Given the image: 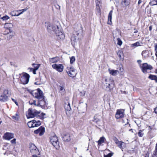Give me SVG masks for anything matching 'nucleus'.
Segmentation results:
<instances>
[{"mask_svg": "<svg viewBox=\"0 0 157 157\" xmlns=\"http://www.w3.org/2000/svg\"><path fill=\"white\" fill-rule=\"evenodd\" d=\"M48 32L51 34H55L58 40H63L64 39L65 35L60 30L58 25L48 22L45 23Z\"/></svg>", "mask_w": 157, "mask_h": 157, "instance_id": "1", "label": "nucleus"}, {"mask_svg": "<svg viewBox=\"0 0 157 157\" xmlns=\"http://www.w3.org/2000/svg\"><path fill=\"white\" fill-rule=\"evenodd\" d=\"M102 83L103 89L108 91L112 90L114 86V81L111 78H103Z\"/></svg>", "mask_w": 157, "mask_h": 157, "instance_id": "2", "label": "nucleus"}, {"mask_svg": "<svg viewBox=\"0 0 157 157\" xmlns=\"http://www.w3.org/2000/svg\"><path fill=\"white\" fill-rule=\"evenodd\" d=\"M26 115L28 118H32L38 116L40 118L43 119L44 118L45 114L44 113L40 114V111L34 109L30 108L26 113Z\"/></svg>", "mask_w": 157, "mask_h": 157, "instance_id": "3", "label": "nucleus"}, {"mask_svg": "<svg viewBox=\"0 0 157 157\" xmlns=\"http://www.w3.org/2000/svg\"><path fill=\"white\" fill-rule=\"evenodd\" d=\"M32 94L35 98L39 100L44 99V96L42 91L39 89L33 90L32 92Z\"/></svg>", "mask_w": 157, "mask_h": 157, "instance_id": "4", "label": "nucleus"}, {"mask_svg": "<svg viewBox=\"0 0 157 157\" xmlns=\"http://www.w3.org/2000/svg\"><path fill=\"white\" fill-rule=\"evenodd\" d=\"M66 71L68 75L71 77H75L77 74L76 70L72 67H67Z\"/></svg>", "mask_w": 157, "mask_h": 157, "instance_id": "5", "label": "nucleus"}, {"mask_svg": "<svg viewBox=\"0 0 157 157\" xmlns=\"http://www.w3.org/2000/svg\"><path fill=\"white\" fill-rule=\"evenodd\" d=\"M29 77L30 76L28 74L26 73H23V75L20 78L21 83L23 84H27L29 82Z\"/></svg>", "mask_w": 157, "mask_h": 157, "instance_id": "6", "label": "nucleus"}, {"mask_svg": "<svg viewBox=\"0 0 157 157\" xmlns=\"http://www.w3.org/2000/svg\"><path fill=\"white\" fill-rule=\"evenodd\" d=\"M50 139L51 143L54 147H56L58 146L59 142L58 141V137L56 135H54L51 136Z\"/></svg>", "mask_w": 157, "mask_h": 157, "instance_id": "7", "label": "nucleus"}, {"mask_svg": "<svg viewBox=\"0 0 157 157\" xmlns=\"http://www.w3.org/2000/svg\"><path fill=\"white\" fill-rule=\"evenodd\" d=\"M140 67L142 72L144 73H147V70H151L153 68L152 67L151 65H148L147 63H144L142 65H140Z\"/></svg>", "mask_w": 157, "mask_h": 157, "instance_id": "8", "label": "nucleus"}, {"mask_svg": "<svg viewBox=\"0 0 157 157\" xmlns=\"http://www.w3.org/2000/svg\"><path fill=\"white\" fill-rule=\"evenodd\" d=\"M52 67L59 72H62L64 69V67L61 64H54L52 65Z\"/></svg>", "mask_w": 157, "mask_h": 157, "instance_id": "9", "label": "nucleus"}, {"mask_svg": "<svg viewBox=\"0 0 157 157\" xmlns=\"http://www.w3.org/2000/svg\"><path fill=\"white\" fill-rule=\"evenodd\" d=\"M124 115V110L123 109H117L115 114V117L117 119H121Z\"/></svg>", "mask_w": 157, "mask_h": 157, "instance_id": "10", "label": "nucleus"}, {"mask_svg": "<svg viewBox=\"0 0 157 157\" xmlns=\"http://www.w3.org/2000/svg\"><path fill=\"white\" fill-rule=\"evenodd\" d=\"M8 94V91L7 90H5L3 94L0 96V101L2 102H4L8 100L7 95Z\"/></svg>", "mask_w": 157, "mask_h": 157, "instance_id": "11", "label": "nucleus"}, {"mask_svg": "<svg viewBox=\"0 0 157 157\" xmlns=\"http://www.w3.org/2000/svg\"><path fill=\"white\" fill-rule=\"evenodd\" d=\"M29 147L30 152L32 154H38V150L34 144L32 143H30L29 144Z\"/></svg>", "mask_w": 157, "mask_h": 157, "instance_id": "12", "label": "nucleus"}, {"mask_svg": "<svg viewBox=\"0 0 157 157\" xmlns=\"http://www.w3.org/2000/svg\"><path fill=\"white\" fill-rule=\"evenodd\" d=\"M47 103L44 99L42 100H39L38 103H37V106H40L43 109H45L46 107V105Z\"/></svg>", "mask_w": 157, "mask_h": 157, "instance_id": "13", "label": "nucleus"}, {"mask_svg": "<svg viewBox=\"0 0 157 157\" xmlns=\"http://www.w3.org/2000/svg\"><path fill=\"white\" fill-rule=\"evenodd\" d=\"M6 29L5 33H4V34L7 35L8 39L10 40L14 36V33L13 31L11 30L10 29Z\"/></svg>", "mask_w": 157, "mask_h": 157, "instance_id": "14", "label": "nucleus"}, {"mask_svg": "<svg viewBox=\"0 0 157 157\" xmlns=\"http://www.w3.org/2000/svg\"><path fill=\"white\" fill-rule=\"evenodd\" d=\"M27 10V8L17 11H13L11 12L10 14L12 16H18L22 14L24 12L26 11Z\"/></svg>", "mask_w": 157, "mask_h": 157, "instance_id": "15", "label": "nucleus"}, {"mask_svg": "<svg viewBox=\"0 0 157 157\" xmlns=\"http://www.w3.org/2000/svg\"><path fill=\"white\" fill-rule=\"evenodd\" d=\"M14 137V134L12 133L6 132L3 136V138L6 140H10Z\"/></svg>", "mask_w": 157, "mask_h": 157, "instance_id": "16", "label": "nucleus"}, {"mask_svg": "<svg viewBox=\"0 0 157 157\" xmlns=\"http://www.w3.org/2000/svg\"><path fill=\"white\" fill-rule=\"evenodd\" d=\"M45 132L44 128L42 126L40 127L38 129L34 131L35 134H39L40 136L42 135Z\"/></svg>", "mask_w": 157, "mask_h": 157, "instance_id": "17", "label": "nucleus"}, {"mask_svg": "<svg viewBox=\"0 0 157 157\" xmlns=\"http://www.w3.org/2000/svg\"><path fill=\"white\" fill-rule=\"evenodd\" d=\"M59 60V58L57 57L49 58V61L50 63H57Z\"/></svg>", "mask_w": 157, "mask_h": 157, "instance_id": "18", "label": "nucleus"}, {"mask_svg": "<svg viewBox=\"0 0 157 157\" xmlns=\"http://www.w3.org/2000/svg\"><path fill=\"white\" fill-rule=\"evenodd\" d=\"M108 71L110 75L113 76L116 75L119 73L118 70L111 69L110 68L108 69Z\"/></svg>", "mask_w": 157, "mask_h": 157, "instance_id": "19", "label": "nucleus"}, {"mask_svg": "<svg viewBox=\"0 0 157 157\" xmlns=\"http://www.w3.org/2000/svg\"><path fill=\"white\" fill-rule=\"evenodd\" d=\"M65 86L64 85H60L58 87L59 92L61 93V94H64L65 92Z\"/></svg>", "mask_w": 157, "mask_h": 157, "instance_id": "20", "label": "nucleus"}, {"mask_svg": "<svg viewBox=\"0 0 157 157\" xmlns=\"http://www.w3.org/2000/svg\"><path fill=\"white\" fill-rule=\"evenodd\" d=\"M113 11L112 10H111L108 15V24L109 25H111L112 23V18L113 14Z\"/></svg>", "mask_w": 157, "mask_h": 157, "instance_id": "21", "label": "nucleus"}, {"mask_svg": "<svg viewBox=\"0 0 157 157\" xmlns=\"http://www.w3.org/2000/svg\"><path fill=\"white\" fill-rule=\"evenodd\" d=\"M117 54L120 59L123 60L124 59V54L122 51L118 50L117 52Z\"/></svg>", "mask_w": 157, "mask_h": 157, "instance_id": "22", "label": "nucleus"}, {"mask_svg": "<svg viewBox=\"0 0 157 157\" xmlns=\"http://www.w3.org/2000/svg\"><path fill=\"white\" fill-rule=\"evenodd\" d=\"M63 140L65 141H69L70 140V135L68 134H65L63 137Z\"/></svg>", "mask_w": 157, "mask_h": 157, "instance_id": "23", "label": "nucleus"}, {"mask_svg": "<svg viewBox=\"0 0 157 157\" xmlns=\"http://www.w3.org/2000/svg\"><path fill=\"white\" fill-rule=\"evenodd\" d=\"M142 56L144 58H147L149 56V52L148 51H144L142 53Z\"/></svg>", "mask_w": 157, "mask_h": 157, "instance_id": "24", "label": "nucleus"}, {"mask_svg": "<svg viewBox=\"0 0 157 157\" xmlns=\"http://www.w3.org/2000/svg\"><path fill=\"white\" fill-rule=\"evenodd\" d=\"M117 145L119 148L122 149L125 147V144L123 142L120 141Z\"/></svg>", "mask_w": 157, "mask_h": 157, "instance_id": "25", "label": "nucleus"}, {"mask_svg": "<svg viewBox=\"0 0 157 157\" xmlns=\"http://www.w3.org/2000/svg\"><path fill=\"white\" fill-rule=\"evenodd\" d=\"M129 0H122L121 4L123 6H126L129 5Z\"/></svg>", "mask_w": 157, "mask_h": 157, "instance_id": "26", "label": "nucleus"}, {"mask_svg": "<svg viewBox=\"0 0 157 157\" xmlns=\"http://www.w3.org/2000/svg\"><path fill=\"white\" fill-rule=\"evenodd\" d=\"M64 108L66 111H69L71 110V108L70 104L68 102L67 103H65L64 105Z\"/></svg>", "mask_w": 157, "mask_h": 157, "instance_id": "27", "label": "nucleus"}, {"mask_svg": "<svg viewBox=\"0 0 157 157\" xmlns=\"http://www.w3.org/2000/svg\"><path fill=\"white\" fill-rule=\"evenodd\" d=\"M148 78L151 80H154L156 82H157V77L156 76L152 75H150L148 77Z\"/></svg>", "mask_w": 157, "mask_h": 157, "instance_id": "28", "label": "nucleus"}, {"mask_svg": "<svg viewBox=\"0 0 157 157\" xmlns=\"http://www.w3.org/2000/svg\"><path fill=\"white\" fill-rule=\"evenodd\" d=\"M13 25L12 23H7L5 24L4 27L5 28L10 29L12 28Z\"/></svg>", "mask_w": 157, "mask_h": 157, "instance_id": "29", "label": "nucleus"}, {"mask_svg": "<svg viewBox=\"0 0 157 157\" xmlns=\"http://www.w3.org/2000/svg\"><path fill=\"white\" fill-rule=\"evenodd\" d=\"M105 140V139L104 137H101L98 141V145H100L101 144L103 143Z\"/></svg>", "mask_w": 157, "mask_h": 157, "instance_id": "30", "label": "nucleus"}, {"mask_svg": "<svg viewBox=\"0 0 157 157\" xmlns=\"http://www.w3.org/2000/svg\"><path fill=\"white\" fill-rule=\"evenodd\" d=\"M33 122L34 123V127H37L41 125V122L39 121H36L35 120H33Z\"/></svg>", "mask_w": 157, "mask_h": 157, "instance_id": "31", "label": "nucleus"}, {"mask_svg": "<svg viewBox=\"0 0 157 157\" xmlns=\"http://www.w3.org/2000/svg\"><path fill=\"white\" fill-rule=\"evenodd\" d=\"M140 46L141 45H140V43L138 42H137L135 43L131 44L130 47L131 48H134L136 47Z\"/></svg>", "mask_w": 157, "mask_h": 157, "instance_id": "32", "label": "nucleus"}, {"mask_svg": "<svg viewBox=\"0 0 157 157\" xmlns=\"http://www.w3.org/2000/svg\"><path fill=\"white\" fill-rule=\"evenodd\" d=\"M28 125L29 127L31 128L32 127H34V123L33 122V120L32 121H31L29 122L28 123Z\"/></svg>", "mask_w": 157, "mask_h": 157, "instance_id": "33", "label": "nucleus"}, {"mask_svg": "<svg viewBox=\"0 0 157 157\" xmlns=\"http://www.w3.org/2000/svg\"><path fill=\"white\" fill-rule=\"evenodd\" d=\"M152 157H157V143L156 144L155 150L152 155Z\"/></svg>", "mask_w": 157, "mask_h": 157, "instance_id": "34", "label": "nucleus"}, {"mask_svg": "<svg viewBox=\"0 0 157 157\" xmlns=\"http://www.w3.org/2000/svg\"><path fill=\"white\" fill-rule=\"evenodd\" d=\"M12 118L16 121H18L19 119V115L17 113H16L15 116L12 117Z\"/></svg>", "mask_w": 157, "mask_h": 157, "instance_id": "35", "label": "nucleus"}, {"mask_svg": "<svg viewBox=\"0 0 157 157\" xmlns=\"http://www.w3.org/2000/svg\"><path fill=\"white\" fill-rule=\"evenodd\" d=\"M71 40L72 44L74 46L76 42V38L75 37L72 36L71 38Z\"/></svg>", "mask_w": 157, "mask_h": 157, "instance_id": "36", "label": "nucleus"}, {"mask_svg": "<svg viewBox=\"0 0 157 157\" xmlns=\"http://www.w3.org/2000/svg\"><path fill=\"white\" fill-rule=\"evenodd\" d=\"M32 65L34 67V69L35 70H37L38 68H39L40 65V64H37L35 63H33L32 64Z\"/></svg>", "mask_w": 157, "mask_h": 157, "instance_id": "37", "label": "nucleus"}, {"mask_svg": "<svg viewBox=\"0 0 157 157\" xmlns=\"http://www.w3.org/2000/svg\"><path fill=\"white\" fill-rule=\"evenodd\" d=\"M149 4L152 6L157 5V0H153L152 1L150 2Z\"/></svg>", "mask_w": 157, "mask_h": 157, "instance_id": "38", "label": "nucleus"}, {"mask_svg": "<svg viewBox=\"0 0 157 157\" xmlns=\"http://www.w3.org/2000/svg\"><path fill=\"white\" fill-rule=\"evenodd\" d=\"M70 63L71 64H72L75 61V57L74 56L71 57L70 58Z\"/></svg>", "mask_w": 157, "mask_h": 157, "instance_id": "39", "label": "nucleus"}, {"mask_svg": "<svg viewBox=\"0 0 157 157\" xmlns=\"http://www.w3.org/2000/svg\"><path fill=\"white\" fill-rule=\"evenodd\" d=\"M144 130H140L139 132H138V135L139 136L142 137L144 135V133L143 132Z\"/></svg>", "mask_w": 157, "mask_h": 157, "instance_id": "40", "label": "nucleus"}, {"mask_svg": "<svg viewBox=\"0 0 157 157\" xmlns=\"http://www.w3.org/2000/svg\"><path fill=\"white\" fill-rule=\"evenodd\" d=\"M117 44L121 46L122 44V42L121 40L119 38H117Z\"/></svg>", "mask_w": 157, "mask_h": 157, "instance_id": "41", "label": "nucleus"}, {"mask_svg": "<svg viewBox=\"0 0 157 157\" xmlns=\"http://www.w3.org/2000/svg\"><path fill=\"white\" fill-rule=\"evenodd\" d=\"M29 102L30 105H35L37 106V104L36 103V101L35 100L30 101Z\"/></svg>", "mask_w": 157, "mask_h": 157, "instance_id": "42", "label": "nucleus"}, {"mask_svg": "<svg viewBox=\"0 0 157 157\" xmlns=\"http://www.w3.org/2000/svg\"><path fill=\"white\" fill-rule=\"evenodd\" d=\"M95 2L96 5H101V0H96Z\"/></svg>", "mask_w": 157, "mask_h": 157, "instance_id": "43", "label": "nucleus"}, {"mask_svg": "<svg viewBox=\"0 0 157 157\" xmlns=\"http://www.w3.org/2000/svg\"><path fill=\"white\" fill-rule=\"evenodd\" d=\"M3 20H6L10 18L7 15L3 16L1 18Z\"/></svg>", "mask_w": 157, "mask_h": 157, "instance_id": "44", "label": "nucleus"}, {"mask_svg": "<svg viewBox=\"0 0 157 157\" xmlns=\"http://www.w3.org/2000/svg\"><path fill=\"white\" fill-rule=\"evenodd\" d=\"M101 5H96V10L99 13H100V6Z\"/></svg>", "mask_w": 157, "mask_h": 157, "instance_id": "45", "label": "nucleus"}, {"mask_svg": "<svg viewBox=\"0 0 157 157\" xmlns=\"http://www.w3.org/2000/svg\"><path fill=\"white\" fill-rule=\"evenodd\" d=\"M119 70L121 72V74H122V73L124 72V70L123 68L121 67H120L119 68Z\"/></svg>", "mask_w": 157, "mask_h": 157, "instance_id": "46", "label": "nucleus"}, {"mask_svg": "<svg viewBox=\"0 0 157 157\" xmlns=\"http://www.w3.org/2000/svg\"><path fill=\"white\" fill-rule=\"evenodd\" d=\"M86 92L85 91H82L80 92V95L82 96H84Z\"/></svg>", "mask_w": 157, "mask_h": 157, "instance_id": "47", "label": "nucleus"}, {"mask_svg": "<svg viewBox=\"0 0 157 157\" xmlns=\"http://www.w3.org/2000/svg\"><path fill=\"white\" fill-rule=\"evenodd\" d=\"M112 155L111 153H109L107 155H104V157H111Z\"/></svg>", "mask_w": 157, "mask_h": 157, "instance_id": "48", "label": "nucleus"}, {"mask_svg": "<svg viewBox=\"0 0 157 157\" xmlns=\"http://www.w3.org/2000/svg\"><path fill=\"white\" fill-rule=\"evenodd\" d=\"M114 141L115 143L117 144L120 141H119L116 138L115 139H114Z\"/></svg>", "mask_w": 157, "mask_h": 157, "instance_id": "49", "label": "nucleus"}, {"mask_svg": "<svg viewBox=\"0 0 157 157\" xmlns=\"http://www.w3.org/2000/svg\"><path fill=\"white\" fill-rule=\"evenodd\" d=\"M16 139H14L11 141V142L13 144H15L16 143Z\"/></svg>", "mask_w": 157, "mask_h": 157, "instance_id": "50", "label": "nucleus"}, {"mask_svg": "<svg viewBox=\"0 0 157 157\" xmlns=\"http://www.w3.org/2000/svg\"><path fill=\"white\" fill-rule=\"evenodd\" d=\"M55 7L57 9H60V6L58 4L55 5Z\"/></svg>", "mask_w": 157, "mask_h": 157, "instance_id": "51", "label": "nucleus"}, {"mask_svg": "<svg viewBox=\"0 0 157 157\" xmlns=\"http://www.w3.org/2000/svg\"><path fill=\"white\" fill-rule=\"evenodd\" d=\"M11 99H12V101H14V102L15 103V104H16L17 105V106H18V103L14 99H13V98H11Z\"/></svg>", "mask_w": 157, "mask_h": 157, "instance_id": "52", "label": "nucleus"}, {"mask_svg": "<svg viewBox=\"0 0 157 157\" xmlns=\"http://www.w3.org/2000/svg\"><path fill=\"white\" fill-rule=\"evenodd\" d=\"M137 63H138L139 64V66H140V65H141V63L142 62L141 60H137Z\"/></svg>", "mask_w": 157, "mask_h": 157, "instance_id": "53", "label": "nucleus"}, {"mask_svg": "<svg viewBox=\"0 0 157 157\" xmlns=\"http://www.w3.org/2000/svg\"><path fill=\"white\" fill-rule=\"evenodd\" d=\"M154 112L156 114H157V107H156L154 109Z\"/></svg>", "mask_w": 157, "mask_h": 157, "instance_id": "54", "label": "nucleus"}, {"mask_svg": "<svg viewBox=\"0 0 157 157\" xmlns=\"http://www.w3.org/2000/svg\"><path fill=\"white\" fill-rule=\"evenodd\" d=\"M155 51L157 52V44H156L155 46Z\"/></svg>", "mask_w": 157, "mask_h": 157, "instance_id": "55", "label": "nucleus"}, {"mask_svg": "<svg viewBox=\"0 0 157 157\" xmlns=\"http://www.w3.org/2000/svg\"><path fill=\"white\" fill-rule=\"evenodd\" d=\"M36 70H35L34 69L33 70V73L34 74H36Z\"/></svg>", "mask_w": 157, "mask_h": 157, "instance_id": "56", "label": "nucleus"}, {"mask_svg": "<svg viewBox=\"0 0 157 157\" xmlns=\"http://www.w3.org/2000/svg\"><path fill=\"white\" fill-rule=\"evenodd\" d=\"M35 85H39L40 84V83H39L38 82H35Z\"/></svg>", "mask_w": 157, "mask_h": 157, "instance_id": "57", "label": "nucleus"}, {"mask_svg": "<svg viewBox=\"0 0 157 157\" xmlns=\"http://www.w3.org/2000/svg\"><path fill=\"white\" fill-rule=\"evenodd\" d=\"M152 29V27L151 25L149 27V30L150 31H151Z\"/></svg>", "mask_w": 157, "mask_h": 157, "instance_id": "58", "label": "nucleus"}, {"mask_svg": "<svg viewBox=\"0 0 157 157\" xmlns=\"http://www.w3.org/2000/svg\"><path fill=\"white\" fill-rule=\"evenodd\" d=\"M142 2V1L141 0H139L138 2V4H140Z\"/></svg>", "mask_w": 157, "mask_h": 157, "instance_id": "59", "label": "nucleus"}, {"mask_svg": "<svg viewBox=\"0 0 157 157\" xmlns=\"http://www.w3.org/2000/svg\"><path fill=\"white\" fill-rule=\"evenodd\" d=\"M31 157H38L36 155V154H34L32 155Z\"/></svg>", "mask_w": 157, "mask_h": 157, "instance_id": "60", "label": "nucleus"}, {"mask_svg": "<svg viewBox=\"0 0 157 157\" xmlns=\"http://www.w3.org/2000/svg\"><path fill=\"white\" fill-rule=\"evenodd\" d=\"M29 69L31 71H33V70L34 69V68H29Z\"/></svg>", "mask_w": 157, "mask_h": 157, "instance_id": "61", "label": "nucleus"}, {"mask_svg": "<svg viewBox=\"0 0 157 157\" xmlns=\"http://www.w3.org/2000/svg\"><path fill=\"white\" fill-rule=\"evenodd\" d=\"M155 73L157 74V69L155 70Z\"/></svg>", "mask_w": 157, "mask_h": 157, "instance_id": "62", "label": "nucleus"}, {"mask_svg": "<svg viewBox=\"0 0 157 157\" xmlns=\"http://www.w3.org/2000/svg\"><path fill=\"white\" fill-rule=\"evenodd\" d=\"M155 55V56H156V57H157V52H156Z\"/></svg>", "mask_w": 157, "mask_h": 157, "instance_id": "63", "label": "nucleus"}, {"mask_svg": "<svg viewBox=\"0 0 157 157\" xmlns=\"http://www.w3.org/2000/svg\"><path fill=\"white\" fill-rule=\"evenodd\" d=\"M78 34L79 33H76V35H78Z\"/></svg>", "mask_w": 157, "mask_h": 157, "instance_id": "64", "label": "nucleus"}]
</instances>
